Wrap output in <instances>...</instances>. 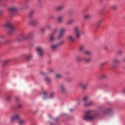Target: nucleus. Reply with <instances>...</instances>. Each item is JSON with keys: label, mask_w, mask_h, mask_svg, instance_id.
Masks as SVG:
<instances>
[{"label": "nucleus", "mask_w": 125, "mask_h": 125, "mask_svg": "<svg viewBox=\"0 0 125 125\" xmlns=\"http://www.w3.org/2000/svg\"><path fill=\"white\" fill-rule=\"evenodd\" d=\"M124 92L125 93V89L124 90Z\"/></svg>", "instance_id": "54"}, {"label": "nucleus", "mask_w": 125, "mask_h": 125, "mask_svg": "<svg viewBox=\"0 0 125 125\" xmlns=\"http://www.w3.org/2000/svg\"><path fill=\"white\" fill-rule=\"evenodd\" d=\"M96 117H97V114L94 113L91 110H88L83 115V119L85 121H91L94 120Z\"/></svg>", "instance_id": "1"}, {"label": "nucleus", "mask_w": 125, "mask_h": 125, "mask_svg": "<svg viewBox=\"0 0 125 125\" xmlns=\"http://www.w3.org/2000/svg\"><path fill=\"white\" fill-rule=\"evenodd\" d=\"M83 61H84V62H86V63H89V62L91 61V58H89L88 59H86L85 58H83Z\"/></svg>", "instance_id": "26"}, {"label": "nucleus", "mask_w": 125, "mask_h": 125, "mask_svg": "<svg viewBox=\"0 0 125 125\" xmlns=\"http://www.w3.org/2000/svg\"><path fill=\"white\" fill-rule=\"evenodd\" d=\"M57 22L58 24H62L63 22V16H59L57 19Z\"/></svg>", "instance_id": "16"}, {"label": "nucleus", "mask_w": 125, "mask_h": 125, "mask_svg": "<svg viewBox=\"0 0 125 125\" xmlns=\"http://www.w3.org/2000/svg\"><path fill=\"white\" fill-rule=\"evenodd\" d=\"M104 64H105L104 62H103L102 63H101V65L103 66V65H104Z\"/></svg>", "instance_id": "50"}, {"label": "nucleus", "mask_w": 125, "mask_h": 125, "mask_svg": "<svg viewBox=\"0 0 125 125\" xmlns=\"http://www.w3.org/2000/svg\"><path fill=\"white\" fill-rule=\"evenodd\" d=\"M107 110H108V109H105L106 111H107Z\"/></svg>", "instance_id": "57"}, {"label": "nucleus", "mask_w": 125, "mask_h": 125, "mask_svg": "<svg viewBox=\"0 0 125 125\" xmlns=\"http://www.w3.org/2000/svg\"><path fill=\"white\" fill-rule=\"evenodd\" d=\"M8 63H9V60H7L3 62V66L7 65Z\"/></svg>", "instance_id": "32"}, {"label": "nucleus", "mask_w": 125, "mask_h": 125, "mask_svg": "<svg viewBox=\"0 0 125 125\" xmlns=\"http://www.w3.org/2000/svg\"><path fill=\"white\" fill-rule=\"evenodd\" d=\"M112 62L115 64H120V63H121V61L118 59L116 58L112 60Z\"/></svg>", "instance_id": "20"}, {"label": "nucleus", "mask_w": 125, "mask_h": 125, "mask_svg": "<svg viewBox=\"0 0 125 125\" xmlns=\"http://www.w3.org/2000/svg\"><path fill=\"white\" fill-rule=\"evenodd\" d=\"M100 79H101L102 80H105V79H107V75L104 74H102L100 76Z\"/></svg>", "instance_id": "27"}, {"label": "nucleus", "mask_w": 125, "mask_h": 125, "mask_svg": "<svg viewBox=\"0 0 125 125\" xmlns=\"http://www.w3.org/2000/svg\"><path fill=\"white\" fill-rule=\"evenodd\" d=\"M60 87L62 92H66V91H67L65 84H61L60 86Z\"/></svg>", "instance_id": "15"}, {"label": "nucleus", "mask_w": 125, "mask_h": 125, "mask_svg": "<svg viewBox=\"0 0 125 125\" xmlns=\"http://www.w3.org/2000/svg\"><path fill=\"white\" fill-rule=\"evenodd\" d=\"M85 49V46H84V45H81L79 46V50L80 51V52H82V53H84V49Z\"/></svg>", "instance_id": "13"}, {"label": "nucleus", "mask_w": 125, "mask_h": 125, "mask_svg": "<svg viewBox=\"0 0 125 125\" xmlns=\"http://www.w3.org/2000/svg\"><path fill=\"white\" fill-rule=\"evenodd\" d=\"M110 8H111V9H113V10H116V9L118 8V6H117V5H113L110 7Z\"/></svg>", "instance_id": "31"}, {"label": "nucleus", "mask_w": 125, "mask_h": 125, "mask_svg": "<svg viewBox=\"0 0 125 125\" xmlns=\"http://www.w3.org/2000/svg\"><path fill=\"white\" fill-rule=\"evenodd\" d=\"M2 12H3V11H0V15L1 14V13H2Z\"/></svg>", "instance_id": "51"}, {"label": "nucleus", "mask_w": 125, "mask_h": 125, "mask_svg": "<svg viewBox=\"0 0 125 125\" xmlns=\"http://www.w3.org/2000/svg\"><path fill=\"white\" fill-rule=\"evenodd\" d=\"M46 29H47V30H50L51 29V24H47L46 26Z\"/></svg>", "instance_id": "34"}, {"label": "nucleus", "mask_w": 125, "mask_h": 125, "mask_svg": "<svg viewBox=\"0 0 125 125\" xmlns=\"http://www.w3.org/2000/svg\"><path fill=\"white\" fill-rule=\"evenodd\" d=\"M101 24V21H100L98 22V25H100Z\"/></svg>", "instance_id": "47"}, {"label": "nucleus", "mask_w": 125, "mask_h": 125, "mask_svg": "<svg viewBox=\"0 0 125 125\" xmlns=\"http://www.w3.org/2000/svg\"><path fill=\"white\" fill-rule=\"evenodd\" d=\"M74 21L75 20H74V19H70L66 22V24H67V25H71V24L74 23Z\"/></svg>", "instance_id": "25"}, {"label": "nucleus", "mask_w": 125, "mask_h": 125, "mask_svg": "<svg viewBox=\"0 0 125 125\" xmlns=\"http://www.w3.org/2000/svg\"><path fill=\"white\" fill-rule=\"evenodd\" d=\"M91 17V15L89 14H86L84 15L83 19L84 20H88V19H89Z\"/></svg>", "instance_id": "21"}, {"label": "nucleus", "mask_w": 125, "mask_h": 125, "mask_svg": "<svg viewBox=\"0 0 125 125\" xmlns=\"http://www.w3.org/2000/svg\"><path fill=\"white\" fill-rule=\"evenodd\" d=\"M64 42H65L61 41L60 42L58 43V44H59V45H61L62 44H63Z\"/></svg>", "instance_id": "39"}, {"label": "nucleus", "mask_w": 125, "mask_h": 125, "mask_svg": "<svg viewBox=\"0 0 125 125\" xmlns=\"http://www.w3.org/2000/svg\"><path fill=\"white\" fill-rule=\"evenodd\" d=\"M104 50H108V46L107 45L104 46Z\"/></svg>", "instance_id": "40"}, {"label": "nucleus", "mask_w": 125, "mask_h": 125, "mask_svg": "<svg viewBox=\"0 0 125 125\" xmlns=\"http://www.w3.org/2000/svg\"><path fill=\"white\" fill-rule=\"evenodd\" d=\"M124 53V52H123V51L120 50L118 51V54H119V55H122V54H123Z\"/></svg>", "instance_id": "36"}, {"label": "nucleus", "mask_w": 125, "mask_h": 125, "mask_svg": "<svg viewBox=\"0 0 125 125\" xmlns=\"http://www.w3.org/2000/svg\"><path fill=\"white\" fill-rule=\"evenodd\" d=\"M116 67V64L112 65V68H115Z\"/></svg>", "instance_id": "49"}, {"label": "nucleus", "mask_w": 125, "mask_h": 125, "mask_svg": "<svg viewBox=\"0 0 125 125\" xmlns=\"http://www.w3.org/2000/svg\"><path fill=\"white\" fill-rule=\"evenodd\" d=\"M94 104V102L93 101H91L88 103H85L84 104V106H92Z\"/></svg>", "instance_id": "17"}, {"label": "nucleus", "mask_w": 125, "mask_h": 125, "mask_svg": "<svg viewBox=\"0 0 125 125\" xmlns=\"http://www.w3.org/2000/svg\"><path fill=\"white\" fill-rule=\"evenodd\" d=\"M67 82H69V83H72L73 82V79H72L70 77H68L67 79Z\"/></svg>", "instance_id": "35"}, {"label": "nucleus", "mask_w": 125, "mask_h": 125, "mask_svg": "<svg viewBox=\"0 0 125 125\" xmlns=\"http://www.w3.org/2000/svg\"><path fill=\"white\" fill-rule=\"evenodd\" d=\"M16 101H19V99L18 98H16Z\"/></svg>", "instance_id": "46"}, {"label": "nucleus", "mask_w": 125, "mask_h": 125, "mask_svg": "<svg viewBox=\"0 0 125 125\" xmlns=\"http://www.w3.org/2000/svg\"><path fill=\"white\" fill-rule=\"evenodd\" d=\"M10 100H11V97L8 96L6 98V101H7L8 102H9Z\"/></svg>", "instance_id": "38"}, {"label": "nucleus", "mask_w": 125, "mask_h": 125, "mask_svg": "<svg viewBox=\"0 0 125 125\" xmlns=\"http://www.w3.org/2000/svg\"><path fill=\"white\" fill-rule=\"evenodd\" d=\"M67 39L68 41L71 42H74L76 40L75 37L73 35H69L67 36Z\"/></svg>", "instance_id": "11"}, {"label": "nucleus", "mask_w": 125, "mask_h": 125, "mask_svg": "<svg viewBox=\"0 0 125 125\" xmlns=\"http://www.w3.org/2000/svg\"><path fill=\"white\" fill-rule=\"evenodd\" d=\"M3 1V0H0V2H2Z\"/></svg>", "instance_id": "52"}, {"label": "nucleus", "mask_w": 125, "mask_h": 125, "mask_svg": "<svg viewBox=\"0 0 125 125\" xmlns=\"http://www.w3.org/2000/svg\"><path fill=\"white\" fill-rule=\"evenodd\" d=\"M32 57H33V55L31 54H29L25 56V59H26V60H30V59H31Z\"/></svg>", "instance_id": "24"}, {"label": "nucleus", "mask_w": 125, "mask_h": 125, "mask_svg": "<svg viewBox=\"0 0 125 125\" xmlns=\"http://www.w3.org/2000/svg\"><path fill=\"white\" fill-rule=\"evenodd\" d=\"M34 38V32H29L28 34L21 33L20 35V39L22 40H28V39H33Z\"/></svg>", "instance_id": "3"}, {"label": "nucleus", "mask_w": 125, "mask_h": 125, "mask_svg": "<svg viewBox=\"0 0 125 125\" xmlns=\"http://www.w3.org/2000/svg\"><path fill=\"white\" fill-rule=\"evenodd\" d=\"M9 10H10L11 13H13V12H15V11L18 10V7H12L9 8Z\"/></svg>", "instance_id": "14"}, {"label": "nucleus", "mask_w": 125, "mask_h": 125, "mask_svg": "<svg viewBox=\"0 0 125 125\" xmlns=\"http://www.w3.org/2000/svg\"><path fill=\"white\" fill-rule=\"evenodd\" d=\"M80 103H82V101L81 100H79Z\"/></svg>", "instance_id": "53"}, {"label": "nucleus", "mask_w": 125, "mask_h": 125, "mask_svg": "<svg viewBox=\"0 0 125 125\" xmlns=\"http://www.w3.org/2000/svg\"><path fill=\"white\" fill-rule=\"evenodd\" d=\"M56 77L58 79H61V78H62V75L60 73H57V74H56Z\"/></svg>", "instance_id": "30"}, {"label": "nucleus", "mask_w": 125, "mask_h": 125, "mask_svg": "<svg viewBox=\"0 0 125 125\" xmlns=\"http://www.w3.org/2000/svg\"><path fill=\"white\" fill-rule=\"evenodd\" d=\"M83 53L84 54H85V55H88V56L92 55V52L89 50H86L85 51H84Z\"/></svg>", "instance_id": "18"}, {"label": "nucleus", "mask_w": 125, "mask_h": 125, "mask_svg": "<svg viewBox=\"0 0 125 125\" xmlns=\"http://www.w3.org/2000/svg\"><path fill=\"white\" fill-rule=\"evenodd\" d=\"M83 58H84L81 57L80 56H77L76 57V61H78L79 62H80L81 61H83Z\"/></svg>", "instance_id": "23"}, {"label": "nucleus", "mask_w": 125, "mask_h": 125, "mask_svg": "<svg viewBox=\"0 0 125 125\" xmlns=\"http://www.w3.org/2000/svg\"><path fill=\"white\" fill-rule=\"evenodd\" d=\"M74 35L77 40L82 39V32L80 30V27L79 26H75L73 28Z\"/></svg>", "instance_id": "4"}, {"label": "nucleus", "mask_w": 125, "mask_h": 125, "mask_svg": "<svg viewBox=\"0 0 125 125\" xmlns=\"http://www.w3.org/2000/svg\"><path fill=\"white\" fill-rule=\"evenodd\" d=\"M89 99V97L88 96H85L83 97V101L84 102V104L86 103V102Z\"/></svg>", "instance_id": "22"}, {"label": "nucleus", "mask_w": 125, "mask_h": 125, "mask_svg": "<svg viewBox=\"0 0 125 125\" xmlns=\"http://www.w3.org/2000/svg\"><path fill=\"white\" fill-rule=\"evenodd\" d=\"M53 121H55V119H54Z\"/></svg>", "instance_id": "55"}, {"label": "nucleus", "mask_w": 125, "mask_h": 125, "mask_svg": "<svg viewBox=\"0 0 125 125\" xmlns=\"http://www.w3.org/2000/svg\"><path fill=\"white\" fill-rule=\"evenodd\" d=\"M37 52L39 56L42 57L43 56V53L44 52V49L42 48V47H39L37 48Z\"/></svg>", "instance_id": "7"}, {"label": "nucleus", "mask_w": 125, "mask_h": 125, "mask_svg": "<svg viewBox=\"0 0 125 125\" xmlns=\"http://www.w3.org/2000/svg\"><path fill=\"white\" fill-rule=\"evenodd\" d=\"M18 108H22V104H19L18 105Z\"/></svg>", "instance_id": "42"}, {"label": "nucleus", "mask_w": 125, "mask_h": 125, "mask_svg": "<svg viewBox=\"0 0 125 125\" xmlns=\"http://www.w3.org/2000/svg\"><path fill=\"white\" fill-rule=\"evenodd\" d=\"M59 31V29L55 28L53 30L52 33L50 35V41L51 42H54L56 38H55V36L56 35V33H57Z\"/></svg>", "instance_id": "5"}, {"label": "nucleus", "mask_w": 125, "mask_h": 125, "mask_svg": "<svg viewBox=\"0 0 125 125\" xmlns=\"http://www.w3.org/2000/svg\"><path fill=\"white\" fill-rule=\"evenodd\" d=\"M51 17L52 18V17H52V16H51Z\"/></svg>", "instance_id": "58"}, {"label": "nucleus", "mask_w": 125, "mask_h": 125, "mask_svg": "<svg viewBox=\"0 0 125 125\" xmlns=\"http://www.w3.org/2000/svg\"><path fill=\"white\" fill-rule=\"evenodd\" d=\"M79 87H82V89L85 90L87 89L88 84L86 83H84L83 82H80L78 83Z\"/></svg>", "instance_id": "8"}, {"label": "nucleus", "mask_w": 125, "mask_h": 125, "mask_svg": "<svg viewBox=\"0 0 125 125\" xmlns=\"http://www.w3.org/2000/svg\"><path fill=\"white\" fill-rule=\"evenodd\" d=\"M54 96V93H51L50 94V98H52Z\"/></svg>", "instance_id": "41"}, {"label": "nucleus", "mask_w": 125, "mask_h": 125, "mask_svg": "<svg viewBox=\"0 0 125 125\" xmlns=\"http://www.w3.org/2000/svg\"><path fill=\"white\" fill-rule=\"evenodd\" d=\"M40 31H41V32H42V33H44V32L45 31V28L41 27L40 28Z\"/></svg>", "instance_id": "33"}, {"label": "nucleus", "mask_w": 125, "mask_h": 125, "mask_svg": "<svg viewBox=\"0 0 125 125\" xmlns=\"http://www.w3.org/2000/svg\"><path fill=\"white\" fill-rule=\"evenodd\" d=\"M43 95H46L47 94V91L43 92Z\"/></svg>", "instance_id": "44"}, {"label": "nucleus", "mask_w": 125, "mask_h": 125, "mask_svg": "<svg viewBox=\"0 0 125 125\" xmlns=\"http://www.w3.org/2000/svg\"><path fill=\"white\" fill-rule=\"evenodd\" d=\"M16 120L18 121V124L20 125H25V124H26V121L21 119L20 114L18 113H15L11 117V122H15Z\"/></svg>", "instance_id": "2"}, {"label": "nucleus", "mask_w": 125, "mask_h": 125, "mask_svg": "<svg viewBox=\"0 0 125 125\" xmlns=\"http://www.w3.org/2000/svg\"><path fill=\"white\" fill-rule=\"evenodd\" d=\"M54 71V69H52V68H50V69H49V72H50V73H52V72H53Z\"/></svg>", "instance_id": "43"}, {"label": "nucleus", "mask_w": 125, "mask_h": 125, "mask_svg": "<svg viewBox=\"0 0 125 125\" xmlns=\"http://www.w3.org/2000/svg\"><path fill=\"white\" fill-rule=\"evenodd\" d=\"M64 7H65L64 5H61L57 7V11H61L64 9Z\"/></svg>", "instance_id": "19"}, {"label": "nucleus", "mask_w": 125, "mask_h": 125, "mask_svg": "<svg viewBox=\"0 0 125 125\" xmlns=\"http://www.w3.org/2000/svg\"><path fill=\"white\" fill-rule=\"evenodd\" d=\"M5 27H8L9 28V34H12V32L15 30V26L13 25V24L11 22H8L5 25Z\"/></svg>", "instance_id": "6"}, {"label": "nucleus", "mask_w": 125, "mask_h": 125, "mask_svg": "<svg viewBox=\"0 0 125 125\" xmlns=\"http://www.w3.org/2000/svg\"><path fill=\"white\" fill-rule=\"evenodd\" d=\"M59 47V45L58 43L54 44L51 46V49L53 51H55V50H57V48H58Z\"/></svg>", "instance_id": "12"}, {"label": "nucleus", "mask_w": 125, "mask_h": 125, "mask_svg": "<svg viewBox=\"0 0 125 125\" xmlns=\"http://www.w3.org/2000/svg\"><path fill=\"white\" fill-rule=\"evenodd\" d=\"M50 125H54V123H50Z\"/></svg>", "instance_id": "48"}, {"label": "nucleus", "mask_w": 125, "mask_h": 125, "mask_svg": "<svg viewBox=\"0 0 125 125\" xmlns=\"http://www.w3.org/2000/svg\"><path fill=\"white\" fill-rule=\"evenodd\" d=\"M4 36H3V35H1L0 37V40H2V38H4Z\"/></svg>", "instance_id": "45"}, {"label": "nucleus", "mask_w": 125, "mask_h": 125, "mask_svg": "<svg viewBox=\"0 0 125 125\" xmlns=\"http://www.w3.org/2000/svg\"><path fill=\"white\" fill-rule=\"evenodd\" d=\"M66 31V30L65 28L61 29L60 30L59 35L58 36V39L60 40V39H61L63 36H64V32Z\"/></svg>", "instance_id": "9"}, {"label": "nucleus", "mask_w": 125, "mask_h": 125, "mask_svg": "<svg viewBox=\"0 0 125 125\" xmlns=\"http://www.w3.org/2000/svg\"><path fill=\"white\" fill-rule=\"evenodd\" d=\"M27 8H29V5L25 4L24 5L23 7V9H27Z\"/></svg>", "instance_id": "37"}, {"label": "nucleus", "mask_w": 125, "mask_h": 125, "mask_svg": "<svg viewBox=\"0 0 125 125\" xmlns=\"http://www.w3.org/2000/svg\"><path fill=\"white\" fill-rule=\"evenodd\" d=\"M29 23L32 26H38L39 24V21L37 20L31 19L30 20Z\"/></svg>", "instance_id": "10"}, {"label": "nucleus", "mask_w": 125, "mask_h": 125, "mask_svg": "<svg viewBox=\"0 0 125 125\" xmlns=\"http://www.w3.org/2000/svg\"><path fill=\"white\" fill-rule=\"evenodd\" d=\"M11 15V16H12V15Z\"/></svg>", "instance_id": "56"}, {"label": "nucleus", "mask_w": 125, "mask_h": 125, "mask_svg": "<svg viewBox=\"0 0 125 125\" xmlns=\"http://www.w3.org/2000/svg\"><path fill=\"white\" fill-rule=\"evenodd\" d=\"M45 81L47 83H51V79H50V78H49V77H46L45 78Z\"/></svg>", "instance_id": "29"}, {"label": "nucleus", "mask_w": 125, "mask_h": 125, "mask_svg": "<svg viewBox=\"0 0 125 125\" xmlns=\"http://www.w3.org/2000/svg\"><path fill=\"white\" fill-rule=\"evenodd\" d=\"M34 13H35V11H34V10L30 11L29 13V17H33V16H34Z\"/></svg>", "instance_id": "28"}]
</instances>
